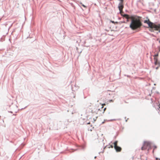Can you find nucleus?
I'll list each match as a JSON object with an SVG mask.
<instances>
[{
  "mask_svg": "<svg viewBox=\"0 0 160 160\" xmlns=\"http://www.w3.org/2000/svg\"><path fill=\"white\" fill-rule=\"evenodd\" d=\"M123 16L127 19H131V22L130 25V27L132 30L140 28L142 26V23L139 19L132 16L130 17L129 15L126 14H124ZM128 21V20H127V21Z\"/></svg>",
  "mask_w": 160,
  "mask_h": 160,
  "instance_id": "nucleus-1",
  "label": "nucleus"
},
{
  "mask_svg": "<svg viewBox=\"0 0 160 160\" xmlns=\"http://www.w3.org/2000/svg\"><path fill=\"white\" fill-rule=\"evenodd\" d=\"M144 23L148 24L149 27L150 28L152 29H154V30H158L160 28V25H156L150 22L149 20L144 21Z\"/></svg>",
  "mask_w": 160,
  "mask_h": 160,
  "instance_id": "nucleus-2",
  "label": "nucleus"
},
{
  "mask_svg": "<svg viewBox=\"0 0 160 160\" xmlns=\"http://www.w3.org/2000/svg\"><path fill=\"white\" fill-rule=\"evenodd\" d=\"M151 147V143L148 141H145L143 143L142 146L141 148L142 150L146 149L148 148H150Z\"/></svg>",
  "mask_w": 160,
  "mask_h": 160,
  "instance_id": "nucleus-3",
  "label": "nucleus"
},
{
  "mask_svg": "<svg viewBox=\"0 0 160 160\" xmlns=\"http://www.w3.org/2000/svg\"><path fill=\"white\" fill-rule=\"evenodd\" d=\"M118 141H116L114 143V148L117 152H119L121 151L122 148L121 147L117 146Z\"/></svg>",
  "mask_w": 160,
  "mask_h": 160,
  "instance_id": "nucleus-4",
  "label": "nucleus"
},
{
  "mask_svg": "<svg viewBox=\"0 0 160 160\" xmlns=\"http://www.w3.org/2000/svg\"><path fill=\"white\" fill-rule=\"evenodd\" d=\"M154 64L156 65H158V67H156V69H158L160 67V62L158 60V58L157 57H154Z\"/></svg>",
  "mask_w": 160,
  "mask_h": 160,
  "instance_id": "nucleus-5",
  "label": "nucleus"
},
{
  "mask_svg": "<svg viewBox=\"0 0 160 160\" xmlns=\"http://www.w3.org/2000/svg\"><path fill=\"white\" fill-rule=\"evenodd\" d=\"M118 8L120 11H122L124 8L123 3H119Z\"/></svg>",
  "mask_w": 160,
  "mask_h": 160,
  "instance_id": "nucleus-6",
  "label": "nucleus"
},
{
  "mask_svg": "<svg viewBox=\"0 0 160 160\" xmlns=\"http://www.w3.org/2000/svg\"><path fill=\"white\" fill-rule=\"evenodd\" d=\"M158 56V53H157V54H155L154 55V57H157H157Z\"/></svg>",
  "mask_w": 160,
  "mask_h": 160,
  "instance_id": "nucleus-7",
  "label": "nucleus"
},
{
  "mask_svg": "<svg viewBox=\"0 0 160 160\" xmlns=\"http://www.w3.org/2000/svg\"><path fill=\"white\" fill-rule=\"evenodd\" d=\"M123 12H122V11H120V13L121 14V15L123 17V15H122V13Z\"/></svg>",
  "mask_w": 160,
  "mask_h": 160,
  "instance_id": "nucleus-8",
  "label": "nucleus"
},
{
  "mask_svg": "<svg viewBox=\"0 0 160 160\" xmlns=\"http://www.w3.org/2000/svg\"><path fill=\"white\" fill-rule=\"evenodd\" d=\"M108 102H113V101L112 100H110L108 101Z\"/></svg>",
  "mask_w": 160,
  "mask_h": 160,
  "instance_id": "nucleus-9",
  "label": "nucleus"
},
{
  "mask_svg": "<svg viewBox=\"0 0 160 160\" xmlns=\"http://www.w3.org/2000/svg\"><path fill=\"white\" fill-rule=\"evenodd\" d=\"M105 105V104H102V108H103V105Z\"/></svg>",
  "mask_w": 160,
  "mask_h": 160,
  "instance_id": "nucleus-10",
  "label": "nucleus"
},
{
  "mask_svg": "<svg viewBox=\"0 0 160 160\" xmlns=\"http://www.w3.org/2000/svg\"><path fill=\"white\" fill-rule=\"evenodd\" d=\"M106 108H105L104 109H103V112H104V111H105V110H106Z\"/></svg>",
  "mask_w": 160,
  "mask_h": 160,
  "instance_id": "nucleus-11",
  "label": "nucleus"
},
{
  "mask_svg": "<svg viewBox=\"0 0 160 160\" xmlns=\"http://www.w3.org/2000/svg\"><path fill=\"white\" fill-rule=\"evenodd\" d=\"M156 148H157L156 147V146L154 148V149L153 150V152H154V151L155 150V149H156Z\"/></svg>",
  "mask_w": 160,
  "mask_h": 160,
  "instance_id": "nucleus-12",
  "label": "nucleus"
},
{
  "mask_svg": "<svg viewBox=\"0 0 160 160\" xmlns=\"http://www.w3.org/2000/svg\"><path fill=\"white\" fill-rule=\"evenodd\" d=\"M83 6L84 7H85V6L84 5H83Z\"/></svg>",
  "mask_w": 160,
  "mask_h": 160,
  "instance_id": "nucleus-13",
  "label": "nucleus"
},
{
  "mask_svg": "<svg viewBox=\"0 0 160 160\" xmlns=\"http://www.w3.org/2000/svg\"><path fill=\"white\" fill-rule=\"evenodd\" d=\"M111 147L112 148H113V146H111Z\"/></svg>",
  "mask_w": 160,
  "mask_h": 160,
  "instance_id": "nucleus-14",
  "label": "nucleus"
},
{
  "mask_svg": "<svg viewBox=\"0 0 160 160\" xmlns=\"http://www.w3.org/2000/svg\"><path fill=\"white\" fill-rule=\"evenodd\" d=\"M96 121V119L94 120V121Z\"/></svg>",
  "mask_w": 160,
  "mask_h": 160,
  "instance_id": "nucleus-15",
  "label": "nucleus"
}]
</instances>
